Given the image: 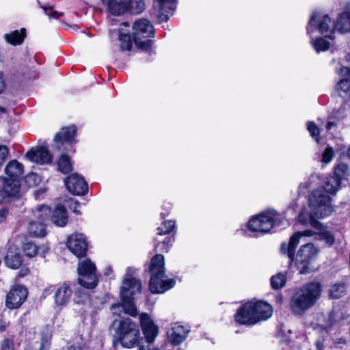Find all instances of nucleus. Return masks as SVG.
Masks as SVG:
<instances>
[{
  "mask_svg": "<svg viewBox=\"0 0 350 350\" xmlns=\"http://www.w3.org/2000/svg\"><path fill=\"white\" fill-rule=\"evenodd\" d=\"M332 211L333 206L329 196L317 191L309 197L308 206L304 207L300 211L299 221L304 225L310 224L319 230V234L327 243L332 245L334 242L333 235L325 229L323 225L317 219L326 217L330 215Z\"/></svg>",
  "mask_w": 350,
  "mask_h": 350,
  "instance_id": "nucleus-1",
  "label": "nucleus"
},
{
  "mask_svg": "<svg viewBox=\"0 0 350 350\" xmlns=\"http://www.w3.org/2000/svg\"><path fill=\"white\" fill-rule=\"evenodd\" d=\"M133 271V269L127 268L120 287L122 304H114L111 306V311L113 315L120 316V312L122 310L132 317L137 315V308L133 304V299L140 293L142 284L132 275Z\"/></svg>",
  "mask_w": 350,
  "mask_h": 350,
  "instance_id": "nucleus-2",
  "label": "nucleus"
},
{
  "mask_svg": "<svg viewBox=\"0 0 350 350\" xmlns=\"http://www.w3.org/2000/svg\"><path fill=\"white\" fill-rule=\"evenodd\" d=\"M273 314L270 304L262 301H249L242 305L235 314V321L241 325H254L266 321Z\"/></svg>",
  "mask_w": 350,
  "mask_h": 350,
  "instance_id": "nucleus-3",
  "label": "nucleus"
},
{
  "mask_svg": "<svg viewBox=\"0 0 350 350\" xmlns=\"http://www.w3.org/2000/svg\"><path fill=\"white\" fill-rule=\"evenodd\" d=\"M321 286L313 282L305 284L293 294L291 299V310L295 315L304 314L312 307L320 297Z\"/></svg>",
  "mask_w": 350,
  "mask_h": 350,
  "instance_id": "nucleus-4",
  "label": "nucleus"
},
{
  "mask_svg": "<svg viewBox=\"0 0 350 350\" xmlns=\"http://www.w3.org/2000/svg\"><path fill=\"white\" fill-rule=\"evenodd\" d=\"M115 336L120 344L126 348H133L138 345L142 338L138 325L129 318L113 321Z\"/></svg>",
  "mask_w": 350,
  "mask_h": 350,
  "instance_id": "nucleus-5",
  "label": "nucleus"
},
{
  "mask_svg": "<svg viewBox=\"0 0 350 350\" xmlns=\"http://www.w3.org/2000/svg\"><path fill=\"white\" fill-rule=\"evenodd\" d=\"M282 224V217L274 210H267L250 219L248 229L254 232L266 233L275 226Z\"/></svg>",
  "mask_w": 350,
  "mask_h": 350,
  "instance_id": "nucleus-6",
  "label": "nucleus"
},
{
  "mask_svg": "<svg viewBox=\"0 0 350 350\" xmlns=\"http://www.w3.org/2000/svg\"><path fill=\"white\" fill-rule=\"evenodd\" d=\"M154 29L147 19H138L133 25V42L142 50L148 51L151 46L150 38L154 36Z\"/></svg>",
  "mask_w": 350,
  "mask_h": 350,
  "instance_id": "nucleus-7",
  "label": "nucleus"
},
{
  "mask_svg": "<svg viewBox=\"0 0 350 350\" xmlns=\"http://www.w3.org/2000/svg\"><path fill=\"white\" fill-rule=\"evenodd\" d=\"M335 29V23L332 21L327 14L320 12H314L312 14L306 27L309 35L319 31L328 38H332Z\"/></svg>",
  "mask_w": 350,
  "mask_h": 350,
  "instance_id": "nucleus-8",
  "label": "nucleus"
},
{
  "mask_svg": "<svg viewBox=\"0 0 350 350\" xmlns=\"http://www.w3.org/2000/svg\"><path fill=\"white\" fill-rule=\"evenodd\" d=\"M109 13L113 16H122L130 8L137 13L145 9L143 0H100Z\"/></svg>",
  "mask_w": 350,
  "mask_h": 350,
  "instance_id": "nucleus-9",
  "label": "nucleus"
},
{
  "mask_svg": "<svg viewBox=\"0 0 350 350\" xmlns=\"http://www.w3.org/2000/svg\"><path fill=\"white\" fill-rule=\"evenodd\" d=\"M317 254V249L312 243L305 244L300 247L295 262L300 273H306L310 271L311 262L315 259Z\"/></svg>",
  "mask_w": 350,
  "mask_h": 350,
  "instance_id": "nucleus-10",
  "label": "nucleus"
},
{
  "mask_svg": "<svg viewBox=\"0 0 350 350\" xmlns=\"http://www.w3.org/2000/svg\"><path fill=\"white\" fill-rule=\"evenodd\" d=\"M95 270L96 266L90 260L80 262L78 265L79 283L86 288H94L97 285Z\"/></svg>",
  "mask_w": 350,
  "mask_h": 350,
  "instance_id": "nucleus-11",
  "label": "nucleus"
},
{
  "mask_svg": "<svg viewBox=\"0 0 350 350\" xmlns=\"http://www.w3.org/2000/svg\"><path fill=\"white\" fill-rule=\"evenodd\" d=\"M27 290L21 285H16L12 287L6 295L5 305L10 309L19 308L26 300Z\"/></svg>",
  "mask_w": 350,
  "mask_h": 350,
  "instance_id": "nucleus-12",
  "label": "nucleus"
},
{
  "mask_svg": "<svg viewBox=\"0 0 350 350\" xmlns=\"http://www.w3.org/2000/svg\"><path fill=\"white\" fill-rule=\"evenodd\" d=\"M176 0H154L153 3V14L159 23L167 21L170 15L176 8Z\"/></svg>",
  "mask_w": 350,
  "mask_h": 350,
  "instance_id": "nucleus-13",
  "label": "nucleus"
},
{
  "mask_svg": "<svg viewBox=\"0 0 350 350\" xmlns=\"http://www.w3.org/2000/svg\"><path fill=\"white\" fill-rule=\"evenodd\" d=\"M67 247L77 257H81L86 253L88 243L83 234L75 233L68 237Z\"/></svg>",
  "mask_w": 350,
  "mask_h": 350,
  "instance_id": "nucleus-14",
  "label": "nucleus"
},
{
  "mask_svg": "<svg viewBox=\"0 0 350 350\" xmlns=\"http://www.w3.org/2000/svg\"><path fill=\"white\" fill-rule=\"evenodd\" d=\"M140 326L146 341L152 342L159 334V327L151 317L146 312L139 314Z\"/></svg>",
  "mask_w": 350,
  "mask_h": 350,
  "instance_id": "nucleus-15",
  "label": "nucleus"
},
{
  "mask_svg": "<svg viewBox=\"0 0 350 350\" xmlns=\"http://www.w3.org/2000/svg\"><path fill=\"white\" fill-rule=\"evenodd\" d=\"M150 272L151 278L150 280L149 287L153 291H159L156 287V282L157 280V275H162L165 272L164 256L161 254L155 255L150 261Z\"/></svg>",
  "mask_w": 350,
  "mask_h": 350,
  "instance_id": "nucleus-16",
  "label": "nucleus"
},
{
  "mask_svg": "<svg viewBox=\"0 0 350 350\" xmlns=\"http://www.w3.org/2000/svg\"><path fill=\"white\" fill-rule=\"evenodd\" d=\"M67 189L74 195L81 196L88 191V184L78 174H72L64 179Z\"/></svg>",
  "mask_w": 350,
  "mask_h": 350,
  "instance_id": "nucleus-17",
  "label": "nucleus"
},
{
  "mask_svg": "<svg viewBox=\"0 0 350 350\" xmlns=\"http://www.w3.org/2000/svg\"><path fill=\"white\" fill-rule=\"evenodd\" d=\"M314 234L312 230H307L304 232H295L290 239V241L288 244L282 243L281 245V252L283 254H288V256L291 261L293 260V258L295 255V251L297 246V245L300 242V239L302 237H311Z\"/></svg>",
  "mask_w": 350,
  "mask_h": 350,
  "instance_id": "nucleus-18",
  "label": "nucleus"
},
{
  "mask_svg": "<svg viewBox=\"0 0 350 350\" xmlns=\"http://www.w3.org/2000/svg\"><path fill=\"white\" fill-rule=\"evenodd\" d=\"M26 158L38 164L51 163L53 160L52 154L45 147H36L31 149L25 154Z\"/></svg>",
  "mask_w": 350,
  "mask_h": 350,
  "instance_id": "nucleus-19",
  "label": "nucleus"
},
{
  "mask_svg": "<svg viewBox=\"0 0 350 350\" xmlns=\"http://www.w3.org/2000/svg\"><path fill=\"white\" fill-rule=\"evenodd\" d=\"M189 332L190 329L188 326L175 323L167 332V338L172 344L177 345L186 339Z\"/></svg>",
  "mask_w": 350,
  "mask_h": 350,
  "instance_id": "nucleus-20",
  "label": "nucleus"
},
{
  "mask_svg": "<svg viewBox=\"0 0 350 350\" xmlns=\"http://www.w3.org/2000/svg\"><path fill=\"white\" fill-rule=\"evenodd\" d=\"M339 74L344 78L336 84V90L340 97L348 100L350 99V68L343 66L340 69Z\"/></svg>",
  "mask_w": 350,
  "mask_h": 350,
  "instance_id": "nucleus-21",
  "label": "nucleus"
},
{
  "mask_svg": "<svg viewBox=\"0 0 350 350\" xmlns=\"http://www.w3.org/2000/svg\"><path fill=\"white\" fill-rule=\"evenodd\" d=\"M20 189V180L0 177V195L15 196Z\"/></svg>",
  "mask_w": 350,
  "mask_h": 350,
  "instance_id": "nucleus-22",
  "label": "nucleus"
},
{
  "mask_svg": "<svg viewBox=\"0 0 350 350\" xmlns=\"http://www.w3.org/2000/svg\"><path fill=\"white\" fill-rule=\"evenodd\" d=\"M76 134V129L75 126L63 128L55 135L54 138V147L57 149H61L65 143L72 142Z\"/></svg>",
  "mask_w": 350,
  "mask_h": 350,
  "instance_id": "nucleus-23",
  "label": "nucleus"
},
{
  "mask_svg": "<svg viewBox=\"0 0 350 350\" xmlns=\"http://www.w3.org/2000/svg\"><path fill=\"white\" fill-rule=\"evenodd\" d=\"M48 251V246L44 244L37 245L31 241H27L23 245V252L24 255L28 258H33L36 255L44 257Z\"/></svg>",
  "mask_w": 350,
  "mask_h": 350,
  "instance_id": "nucleus-24",
  "label": "nucleus"
},
{
  "mask_svg": "<svg viewBox=\"0 0 350 350\" xmlns=\"http://www.w3.org/2000/svg\"><path fill=\"white\" fill-rule=\"evenodd\" d=\"M72 295L70 286L67 283H64L58 286L54 293L55 303L58 306L66 304Z\"/></svg>",
  "mask_w": 350,
  "mask_h": 350,
  "instance_id": "nucleus-25",
  "label": "nucleus"
},
{
  "mask_svg": "<svg viewBox=\"0 0 350 350\" xmlns=\"http://www.w3.org/2000/svg\"><path fill=\"white\" fill-rule=\"evenodd\" d=\"M340 183L338 178L333 177L327 178L326 180L324 182V185L323 189L318 188L312 191V192L309 195L308 198L315 191H318L324 195H327L330 198V202H332V198L330 195H335L336 192L340 189ZM332 205V204L331 203Z\"/></svg>",
  "mask_w": 350,
  "mask_h": 350,
  "instance_id": "nucleus-26",
  "label": "nucleus"
},
{
  "mask_svg": "<svg viewBox=\"0 0 350 350\" xmlns=\"http://www.w3.org/2000/svg\"><path fill=\"white\" fill-rule=\"evenodd\" d=\"M50 218L52 222L58 227H64L68 221V213L66 208L60 204L55 206L51 213Z\"/></svg>",
  "mask_w": 350,
  "mask_h": 350,
  "instance_id": "nucleus-27",
  "label": "nucleus"
},
{
  "mask_svg": "<svg viewBox=\"0 0 350 350\" xmlns=\"http://www.w3.org/2000/svg\"><path fill=\"white\" fill-rule=\"evenodd\" d=\"M5 264L7 267L16 269L22 265V257L15 247H10L5 258Z\"/></svg>",
  "mask_w": 350,
  "mask_h": 350,
  "instance_id": "nucleus-28",
  "label": "nucleus"
},
{
  "mask_svg": "<svg viewBox=\"0 0 350 350\" xmlns=\"http://www.w3.org/2000/svg\"><path fill=\"white\" fill-rule=\"evenodd\" d=\"M335 29L340 33L350 32V10H345L338 14L335 22Z\"/></svg>",
  "mask_w": 350,
  "mask_h": 350,
  "instance_id": "nucleus-29",
  "label": "nucleus"
},
{
  "mask_svg": "<svg viewBox=\"0 0 350 350\" xmlns=\"http://www.w3.org/2000/svg\"><path fill=\"white\" fill-rule=\"evenodd\" d=\"M23 165L16 160L10 161L5 167L6 175L12 179L19 180L21 176L23 174Z\"/></svg>",
  "mask_w": 350,
  "mask_h": 350,
  "instance_id": "nucleus-30",
  "label": "nucleus"
},
{
  "mask_svg": "<svg viewBox=\"0 0 350 350\" xmlns=\"http://www.w3.org/2000/svg\"><path fill=\"white\" fill-rule=\"evenodd\" d=\"M112 38L118 36L119 46L121 50L129 51L132 46V40L129 33L124 32L123 29H113L110 31Z\"/></svg>",
  "mask_w": 350,
  "mask_h": 350,
  "instance_id": "nucleus-31",
  "label": "nucleus"
},
{
  "mask_svg": "<svg viewBox=\"0 0 350 350\" xmlns=\"http://www.w3.org/2000/svg\"><path fill=\"white\" fill-rule=\"evenodd\" d=\"M156 283V287L159 290H161L159 291H153L150 287V291L152 293H163L165 291L170 290V288H173L176 284V280L174 278H168L165 275V273H163L162 275H157V280Z\"/></svg>",
  "mask_w": 350,
  "mask_h": 350,
  "instance_id": "nucleus-32",
  "label": "nucleus"
},
{
  "mask_svg": "<svg viewBox=\"0 0 350 350\" xmlns=\"http://www.w3.org/2000/svg\"><path fill=\"white\" fill-rule=\"evenodd\" d=\"M27 232L30 236L34 237H43L46 234L45 226L42 222L38 220L29 221Z\"/></svg>",
  "mask_w": 350,
  "mask_h": 350,
  "instance_id": "nucleus-33",
  "label": "nucleus"
},
{
  "mask_svg": "<svg viewBox=\"0 0 350 350\" xmlns=\"http://www.w3.org/2000/svg\"><path fill=\"white\" fill-rule=\"evenodd\" d=\"M26 36L25 29L22 28L19 31H12L8 33L5 34V40L12 45L21 44L25 37Z\"/></svg>",
  "mask_w": 350,
  "mask_h": 350,
  "instance_id": "nucleus-34",
  "label": "nucleus"
},
{
  "mask_svg": "<svg viewBox=\"0 0 350 350\" xmlns=\"http://www.w3.org/2000/svg\"><path fill=\"white\" fill-rule=\"evenodd\" d=\"M57 170L62 174H68L72 170V162L66 154H62L57 161Z\"/></svg>",
  "mask_w": 350,
  "mask_h": 350,
  "instance_id": "nucleus-35",
  "label": "nucleus"
},
{
  "mask_svg": "<svg viewBox=\"0 0 350 350\" xmlns=\"http://www.w3.org/2000/svg\"><path fill=\"white\" fill-rule=\"evenodd\" d=\"M51 213V210L49 206L42 205L34 211L33 216L36 220L42 222L50 218Z\"/></svg>",
  "mask_w": 350,
  "mask_h": 350,
  "instance_id": "nucleus-36",
  "label": "nucleus"
},
{
  "mask_svg": "<svg viewBox=\"0 0 350 350\" xmlns=\"http://www.w3.org/2000/svg\"><path fill=\"white\" fill-rule=\"evenodd\" d=\"M176 228V223L173 220L163 221L160 226L157 228V234L162 236L167 234L173 231Z\"/></svg>",
  "mask_w": 350,
  "mask_h": 350,
  "instance_id": "nucleus-37",
  "label": "nucleus"
},
{
  "mask_svg": "<svg viewBox=\"0 0 350 350\" xmlns=\"http://www.w3.org/2000/svg\"><path fill=\"white\" fill-rule=\"evenodd\" d=\"M313 48L317 53L327 51L329 47V43L322 38H317L311 40Z\"/></svg>",
  "mask_w": 350,
  "mask_h": 350,
  "instance_id": "nucleus-38",
  "label": "nucleus"
},
{
  "mask_svg": "<svg viewBox=\"0 0 350 350\" xmlns=\"http://www.w3.org/2000/svg\"><path fill=\"white\" fill-rule=\"evenodd\" d=\"M158 243L155 245V248L158 251L168 252L170 247L172 245L174 239L170 237H167L163 240H160L159 238L156 239Z\"/></svg>",
  "mask_w": 350,
  "mask_h": 350,
  "instance_id": "nucleus-39",
  "label": "nucleus"
},
{
  "mask_svg": "<svg viewBox=\"0 0 350 350\" xmlns=\"http://www.w3.org/2000/svg\"><path fill=\"white\" fill-rule=\"evenodd\" d=\"M349 174V167L343 163H339L334 171V178H338L339 182L343 178H345Z\"/></svg>",
  "mask_w": 350,
  "mask_h": 350,
  "instance_id": "nucleus-40",
  "label": "nucleus"
},
{
  "mask_svg": "<svg viewBox=\"0 0 350 350\" xmlns=\"http://www.w3.org/2000/svg\"><path fill=\"white\" fill-rule=\"evenodd\" d=\"M286 277L283 273H278L271 278V286L275 289H279L284 286Z\"/></svg>",
  "mask_w": 350,
  "mask_h": 350,
  "instance_id": "nucleus-41",
  "label": "nucleus"
},
{
  "mask_svg": "<svg viewBox=\"0 0 350 350\" xmlns=\"http://www.w3.org/2000/svg\"><path fill=\"white\" fill-rule=\"evenodd\" d=\"M346 288L343 284H335L329 289L330 297L334 299L341 297L345 293Z\"/></svg>",
  "mask_w": 350,
  "mask_h": 350,
  "instance_id": "nucleus-42",
  "label": "nucleus"
},
{
  "mask_svg": "<svg viewBox=\"0 0 350 350\" xmlns=\"http://www.w3.org/2000/svg\"><path fill=\"white\" fill-rule=\"evenodd\" d=\"M25 181L28 187H35L40 183L41 178L36 173H29L25 177Z\"/></svg>",
  "mask_w": 350,
  "mask_h": 350,
  "instance_id": "nucleus-43",
  "label": "nucleus"
},
{
  "mask_svg": "<svg viewBox=\"0 0 350 350\" xmlns=\"http://www.w3.org/2000/svg\"><path fill=\"white\" fill-rule=\"evenodd\" d=\"M320 183V178L319 176L317 175H312L309 179L300 184L299 189L301 190L303 189H308L312 186L317 185Z\"/></svg>",
  "mask_w": 350,
  "mask_h": 350,
  "instance_id": "nucleus-44",
  "label": "nucleus"
},
{
  "mask_svg": "<svg viewBox=\"0 0 350 350\" xmlns=\"http://www.w3.org/2000/svg\"><path fill=\"white\" fill-rule=\"evenodd\" d=\"M335 155L334 150L332 147L328 146L322 154L321 162L327 164L332 161Z\"/></svg>",
  "mask_w": 350,
  "mask_h": 350,
  "instance_id": "nucleus-45",
  "label": "nucleus"
},
{
  "mask_svg": "<svg viewBox=\"0 0 350 350\" xmlns=\"http://www.w3.org/2000/svg\"><path fill=\"white\" fill-rule=\"evenodd\" d=\"M307 129L309 131L310 135L317 141V142L320 140L319 137V129L313 122H308L307 123Z\"/></svg>",
  "mask_w": 350,
  "mask_h": 350,
  "instance_id": "nucleus-46",
  "label": "nucleus"
},
{
  "mask_svg": "<svg viewBox=\"0 0 350 350\" xmlns=\"http://www.w3.org/2000/svg\"><path fill=\"white\" fill-rule=\"evenodd\" d=\"M2 350H14V342L10 340L5 338L2 341L1 344Z\"/></svg>",
  "mask_w": 350,
  "mask_h": 350,
  "instance_id": "nucleus-47",
  "label": "nucleus"
},
{
  "mask_svg": "<svg viewBox=\"0 0 350 350\" xmlns=\"http://www.w3.org/2000/svg\"><path fill=\"white\" fill-rule=\"evenodd\" d=\"M8 148L6 146L1 145L0 146V166L2 165V163L4 162L5 159L7 158L8 155Z\"/></svg>",
  "mask_w": 350,
  "mask_h": 350,
  "instance_id": "nucleus-48",
  "label": "nucleus"
},
{
  "mask_svg": "<svg viewBox=\"0 0 350 350\" xmlns=\"http://www.w3.org/2000/svg\"><path fill=\"white\" fill-rule=\"evenodd\" d=\"M79 206V204L77 201L75 200H70L69 202V208L71 209L73 212H75L77 214H79L80 212L77 210V208Z\"/></svg>",
  "mask_w": 350,
  "mask_h": 350,
  "instance_id": "nucleus-49",
  "label": "nucleus"
},
{
  "mask_svg": "<svg viewBox=\"0 0 350 350\" xmlns=\"http://www.w3.org/2000/svg\"><path fill=\"white\" fill-rule=\"evenodd\" d=\"M8 211L5 208L0 210V223L5 221Z\"/></svg>",
  "mask_w": 350,
  "mask_h": 350,
  "instance_id": "nucleus-50",
  "label": "nucleus"
},
{
  "mask_svg": "<svg viewBox=\"0 0 350 350\" xmlns=\"http://www.w3.org/2000/svg\"><path fill=\"white\" fill-rule=\"evenodd\" d=\"M5 89V83L3 77V74L0 72V94L3 93Z\"/></svg>",
  "mask_w": 350,
  "mask_h": 350,
  "instance_id": "nucleus-51",
  "label": "nucleus"
},
{
  "mask_svg": "<svg viewBox=\"0 0 350 350\" xmlns=\"http://www.w3.org/2000/svg\"><path fill=\"white\" fill-rule=\"evenodd\" d=\"M105 275L109 277L111 276V278L114 277L113 269L111 266H107L105 267Z\"/></svg>",
  "mask_w": 350,
  "mask_h": 350,
  "instance_id": "nucleus-52",
  "label": "nucleus"
},
{
  "mask_svg": "<svg viewBox=\"0 0 350 350\" xmlns=\"http://www.w3.org/2000/svg\"><path fill=\"white\" fill-rule=\"evenodd\" d=\"M48 16L49 17H53V18H59L61 16H62V13H59L56 11H53L52 12L51 14H48Z\"/></svg>",
  "mask_w": 350,
  "mask_h": 350,
  "instance_id": "nucleus-53",
  "label": "nucleus"
},
{
  "mask_svg": "<svg viewBox=\"0 0 350 350\" xmlns=\"http://www.w3.org/2000/svg\"><path fill=\"white\" fill-rule=\"evenodd\" d=\"M326 129L329 131H331L333 128L336 127V123L333 122H328L325 126Z\"/></svg>",
  "mask_w": 350,
  "mask_h": 350,
  "instance_id": "nucleus-54",
  "label": "nucleus"
},
{
  "mask_svg": "<svg viewBox=\"0 0 350 350\" xmlns=\"http://www.w3.org/2000/svg\"><path fill=\"white\" fill-rule=\"evenodd\" d=\"M84 303H89L90 302V297L88 295H84Z\"/></svg>",
  "mask_w": 350,
  "mask_h": 350,
  "instance_id": "nucleus-55",
  "label": "nucleus"
},
{
  "mask_svg": "<svg viewBox=\"0 0 350 350\" xmlns=\"http://www.w3.org/2000/svg\"><path fill=\"white\" fill-rule=\"evenodd\" d=\"M139 350H159V349H155V348H153L152 349H146L145 347H141Z\"/></svg>",
  "mask_w": 350,
  "mask_h": 350,
  "instance_id": "nucleus-56",
  "label": "nucleus"
},
{
  "mask_svg": "<svg viewBox=\"0 0 350 350\" xmlns=\"http://www.w3.org/2000/svg\"><path fill=\"white\" fill-rule=\"evenodd\" d=\"M40 350H46V347L45 344H42L41 345Z\"/></svg>",
  "mask_w": 350,
  "mask_h": 350,
  "instance_id": "nucleus-57",
  "label": "nucleus"
},
{
  "mask_svg": "<svg viewBox=\"0 0 350 350\" xmlns=\"http://www.w3.org/2000/svg\"><path fill=\"white\" fill-rule=\"evenodd\" d=\"M69 27H70L74 30H77V25H69Z\"/></svg>",
  "mask_w": 350,
  "mask_h": 350,
  "instance_id": "nucleus-58",
  "label": "nucleus"
},
{
  "mask_svg": "<svg viewBox=\"0 0 350 350\" xmlns=\"http://www.w3.org/2000/svg\"><path fill=\"white\" fill-rule=\"evenodd\" d=\"M5 325H2V326H1V327H0V332H3V331H4V330H5Z\"/></svg>",
  "mask_w": 350,
  "mask_h": 350,
  "instance_id": "nucleus-59",
  "label": "nucleus"
},
{
  "mask_svg": "<svg viewBox=\"0 0 350 350\" xmlns=\"http://www.w3.org/2000/svg\"><path fill=\"white\" fill-rule=\"evenodd\" d=\"M122 25H123V26H124L126 27H129V24L127 23H124L122 24Z\"/></svg>",
  "mask_w": 350,
  "mask_h": 350,
  "instance_id": "nucleus-60",
  "label": "nucleus"
},
{
  "mask_svg": "<svg viewBox=\"0 0 350 350\" xmlns=\"http://www.w3.org/2000/svg\"><path fill=\"white\" fill-rule=\"evenodd\" d=\"M161 215L163 217H165V216L167 215V214H166V213H161Z\"/></svg>",
  "mask_w": 350,
  "mask_h": 350,
  "instance_id": "nucleus-61",
  "label": "nucleus"
},
{
  "mask_svg": "<svg viewBox=\"0 0 350 350\" xmlns=\"http://www.w3.org/2000/svg\"><path fill=\"white\" fill-rule=\"evenodd\" d=\"M0 111L3 112L4 111V109L0 107Z\"/></svg>",
  "mask_w": 350,
  "mask_h": 350,
  "instance_id": "nucleus-62",
  "label": "nucleus"
},
{
  "mask_svg": "<svg viewBox=\"0 0 350 350\" xmlns=\"http://www.w3.org/2000/svg\"><path fill=\"white\" fill-rule=\"evenodd\" d=\"M167 207L170 208V207H172V206H171V204H167Z\"/></svg>",
  "mask_w": 350,
  "mask_h": 350,
  "instance_id": "nucleus-63",
  "label": "nucleus"
}]
</instances>
